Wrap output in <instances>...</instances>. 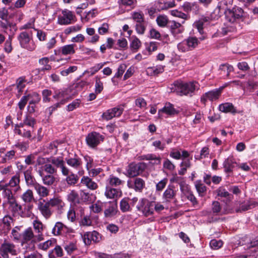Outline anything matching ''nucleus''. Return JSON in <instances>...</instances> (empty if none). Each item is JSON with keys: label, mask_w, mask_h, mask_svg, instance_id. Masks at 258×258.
<instances>
[{"label": "nucleus", "mask_w": 258, "mask_h": 258, "mask_svg": "<svg viewBox=\"0 0 258 258\" xmlns=\"http://www.w3.org/2000/svg\"><path fill=\"white\" fill-rule=\"evenodd\" d=\"M198 88V83L195 82H189L187 83L181 81H175L170 88L171 92H175L180 95L191 96L195 90Z\"/></svg>", "instance_id": "nucleus-1"}, {"label": "nucleus", "mask_w": 258, "mask_h": 258, "mask_svg": "<svg viewBox=\"0 0 258 258\" xmlns=\"http://www.w3.org/2000/svg\"><path fill=\"white\" fill-rule=\"evenodd\" d=\"M205 39L204 37H200L199 39L195 36H189L184 39L177 45V48L179 51L186 52L191 51L197 48L202 41Z\"/></svg>", "instance_id": "nucleus-2"}, {"label": "nucleus", "mask_w": 258, "mask_h": 258, "mask_svg": "<svg viewBox=\"0 0 258 258\" xmlns=\"http://www.w3.org/2000/svg\"><path fill=\"white\" fill-rule=\"evenodd\" d=\"M136 208L138 212L145 217L154 214V202L150 201L146 199H141L138 202Z\"/></svg>", "instance_id": "nucleus-3"}, {"label": "nucleus", "mask_w": 258, "mask_h": 258, "mask_svg": "<svg viewBox=\"0 0 258 258\" xmlns=\"http://www.w3.org/2000/svg\"><path fill=\"white\" fill-rule=\"evenodd\" d=\"M18 39L22 47L30 51H33L35 49L36 45L27 32H21L18 36Z\"/></svg>", "instance_id": "nucleus-4"}, {"label": "nucleus", "mask_w": 258, "mask_h": 258, "mask_svg": "<svg viewBox=\"0 0 258 258\" xmlns=\"http://www.w3.org/2000/svg\"><path fill=\"white\" fill-rule=\"evenodd\" d=\"M146 167V164L143 162L137 164L132 163L127 167L126 176L130 177H134L139 175L144 171Z\"/></svg>", "instance_id": "nucleus-5"}, {"label": "nucleus", "mask_w": 258, "mask_h": 258, "mask_svg": "<svg viewBox=\"0 0 258 258\" xmlns=\"http://www.w3.org/2000/svg\"><path fill=\"white\" fill-rule=\"evenodd\" d=\"M48 162L51 163L57 170L59 168L62 175H68L70 172V170L65 165V161L60 157H51L47 158Z\"/></svg>", "instance_id": "nucleus-6"}, {"label": "nucleus", "mask_w": 258, "mask_h": 258, "mask_svg": "<svg viewBox=\"0 0 258 258\" xmlns=\"http://www.w3.org/2000/svg\"><path fill=\"white\" fill-rule=\"evenodd\" d=\"M0 254L3 258H9V254L15 255L17 254L15 245L7 240H5L0 247Z\"/></svg>", "instance_id": "nucleus-7"}, {"label": "nucleus", "mask_w": 258, "mask_h": 258, "mask_svg": "<svg viewBox=\"0 0 258 258\" xmlns=\"http://www.w3.org/2000/svg\"><path fill=\"white\" fill-rule=\"evenodd\" d=\"M233 0H222L220 1L217 7L214 10V13L218 17H220L223 14L226 16L227 12L231 11Z\"/></svg>", "instance_id": "nucleus-8"}, {"label": "nucleus", "mask_w": 258, "mask_h": 258, "mask_svg": "<svg viewBox=\"0 0 258 258\" xmlns=\"http://www.w3.org/2000/svg\"><path fill=\"white\" fill-rule=\"evenodd\" d=\"M21 244L24 245L25 244L35 243L40 241H38L36 235H34V232L31 227L26 229L22 233L20 237Z\"/></svg>", "instance_id": "nucleus-9"}, {"label": "nucleus", "mask_w": 258, "mask_h": 258, "mask_svg": "<svg viewBox=\"0 0 258 258\" xmlns=\"http://www.w3.org/2000/svg\"><path fill=\"white\" fill-rule=\"evenodd\" d=\"M37 209L46 220L49 219L53 212V211L45 200H39L37 203Z\"/></svg>", "instance_id": "nucleus-10"}, {"label": "nucleus", "mask_w": 258, "mask_h": 258, "mask_svg": "<svg viewBox=\"0 0 258 258\" xmlns=\"http://www.w3.org/2000/svg\"><path fill=\"white\" fill-rule=\"evenodd\" d=\"M104 137L100 134L93 132L88 135L86 141L88 145L91 148L96 147L101 142L103 141Z\"/></svg>", "instance_id": "nucleus-11"}, {"label": "nucleus", "mask_w": 258, "mask_h": 258, "mask_svg": "<svg viewBox=\"0 0 258 258\" xmlns=\"http://www.w3.org/2000/svg\"><path fill=\"white\" fill-rule=\"evenodd\" d=\"M75 18V16L73 13L68 10L62 11L61 15L58 17L57 23L60 25H69L72 23Z\"/></svg>", "instance_id": "nucleus-12"}, {"label": "nucleus", "mask_w": 258, "mask_h": 258, "mask_svg": "<svg viewBox=\"0 0 258 258\" xmlns=\"http://www.w3.org/2000/svg\"><path fill=\"white\" fill-rule=\"evenodd\" d=\"M184 23V21L177 22L174 20L170 21L168 27L171 33L174 36L177 37L179 34H181L184 30L182 24Z\"/></svg>", "instance_id": "nucleus-13"}, {"label": "nucleus", "mask_w": 258, "mask_h": 258, "mask_svg": "<svg viewBox=\"0 0 258 258\" xmlns=\"http://www.w3.org/2000/svg\"><path fill=\"white\" fill-rule=\"evenodd\" d=\"M123 111V108L121 107H114L104 112L102 115V117L103 119L109 120L113 117L120 116Z\"/></svg>", "instance_id": "nucleus-14"}, {"label": "nucleus", "mask_w": 258, "mask_h": 258, "mask_svg": "<svg viewBox=\"0 0 258 258\" xmlns=\"http://www.w3.org/2000/svg\"><path fill=\"white\" fill-rule=\"evenodd\" d=\"M0 190H2L3 198L6 199V202L9 204H15V198L13 196L11 189L8 187V184H0Z\"/></svg>", "instance_id": "nucleus-15"}, {"label": "nucleus", "mask_w": 258, "mask_h": 258, "mask_svg": "<svg viewBox=\"0 0 258 258\" xmlns=\"http://www.w3.org/2000/svg\"><path fill=\"white\" fill-rule=\"evenodd\" d=\"M243 11L241 8L234 7L231 11H228L226 17V19L231 23H233L236 19L243 16Z\"/></svg>", "instance_id": "nucleus-16"}, {"label": "nucleus", "mask_w": 258, "mask_h": 258, "mask_svg": "<svg viewBox=\"0 0 258 258\" xmlns=\"http://www.w3.org/2000/svg\"><path fill=\"white\" fill-rule=\"evenodd\" d=\"M145 185V181L140 177H136L133 180L130 179L127 181L128 187L134 189L136 191H141Z\"/></svg>", "instance_id": "nucleus-17"}, {"label": "nucleus", "mask_w": 258, "mask_h": 258, "mask_svg": "<svg viewBox=\"0 0 258 258\" xmlns=\"http://www.w3.org/2000/svg\"><path fill=\"white\" fill-rule=\"evenodd\" d=\"M222 89H215L205 93L201 97V101L205 104L207 100L213 101L218 99L221 95Z\"/></svg>", "instance_id": "nucleus-18"}, {"label": "nucleus", "mask_w": 258, "mask_h": 258, "mask_svg": "<svg viewBox=\"0 0 258 258\" xmlns=\"http://www.w3.org/2000/svg\"><path fill=\"white\" fill-rule=\"evenodd\" d=\"M14 132L15 134L24 138L29 139L31 137V129L26 128L25 125L21 123L15 124Z\"/></svg>", "instance_id": "nucleus-19"}, {"label": "nucleus", "mask_w": 258, "mask_h": 258, "mask_svg": "<svg viewBox=\"0 0 258 258\" xmlns=\"http://www.w3.org/2000/svg\"><path fill=\"white\" fill-rule=\"evenodd\" d=\"M104 194L107 199H115L121 197L122 192L120 189L113 188L109 185H107Z\"/></svg>", "instance_id": "nucleus-20"}, {"label": "nucleus", "mask_w": 258, "mask_h": 258, "mask_svg": "<svg viewBox=\"0 0 258 258\" xmlns=\"http://www.w3.org/2000/svg\"><path fill=\"white\" fill-rule=\"evenodd\" d=\"M24 175L26 185L29 187H34L37 183L32 174V168L30 167L24 172Z\"/></svg>", "instance_id": "nucleus-21"}, {"label": "nucleus", "mask_w": 258, "mask_h": 258, "mask_svg": "<svg viewBox=\"0 0 258 258\" xmlns=\"http://www.w3.org/2000/svg\"><path fill=\"white\" fill-rule=\"evenodd\" d=\"M37 172L39 176L41 177L42 182L44 185L51 186L55 182L56 178L53 174H45L43 170H41L40 169H39Z\"/></svg>", "instance_id": "nucleus-22"}, {"label": "nucleus", "mask_w": 258, "mask_h": 258, "mask_svg": "<svg viewBox=\"0 0 258 258\" xmlns=\"http://www.w3.org/2000/svg\"><path fill=\"white\" fill-rule=\"evenodd\" d=\"M33 227L35 230L36 237L38 241H42L44 239L43 235L42 234V231L43 230V224L42 223L38 220H35L33 222Z\"/></svg>", "instance_id": "nucleus-23"}, {"label": "nucleus", "mask_w": 258, "mask_h": 258, "mask_svg": "<svg viewBox=\"0 0 258 258\" xmlns=\"http://www.w3.org/2000/svg\"><path fill=\"white\" fill-rule=\"evenodd\" d=\"M176 195V191L173 186H168L163 194L162 198L164 202H170L174 200Z\"/></svg>", "instance_id": "nucleus-24"}, {"label": "nucleus", "mask_w": 258, "mask_h": 258, "mask_svg": "<svg viewBox=\"0 0 258 258\" xmlns=\"http://www.w3.org/2000/svg\"><path fill=\"white\" fill-rule=\"evenodd\" d=\"M209 22L210 18L209 17H203L194 23V27L198 29V32L201 34H203L204 33V27L208 25Z\"/></svg>", "instance_id": "nucleus-25"}, {"label": "nucleus", "mask_w": 258, "mask_h": 258, "mask_svg": "<svg viewBox=\"0 0 258 258\" xmlns=\"http://www.w3.org/2000/svg\"><path fill=\"white\" fill-rule=\"evenodd\" d=\"M65 161L69 166L76 170L79 169L82 164L81 159L77 156L67 158Z\"/></svg>", "instance_id": "nucleus-26"}, {"label": "nucleus", "mask_w": 258, "mask_h": 258, "mask_svg": "<svg viewBox=\"0 0 258 258\" xmlns=\"http://www.w3.org/2000/svg\"><path fill=\"white\" fill-rule=\"evenodd\" d=\"M37 195L41 198L47 197L49 194V189L39 183L35 184L33 187Z\"/></svg>", "instance_id": "nucleus-27"}, {"label": "nucleus", "mask_w": 258, "mask_h": 258, "mask_svg": "<svg viewBox=\"0 0 258 258\" xmlns=\"http://www.w3.org/2000/svg\"><path fill=\"white\" fill-rule=\"evenodd\" d=\"M81 183L91 190H95L98 188L97 183L88 176H83L81 179Z\"/></svg>", "instance_id": "nucleus-28"}, {"label": "nucleus", "mask_w": 258, "mask_h": 258, "mask_svg": "<svg viewBox=\"0 0 258 258\" xmlns=\"http://www.w3.org/2000/svg\"><path fill=\"white\" fill-rule=\"evenodd\" d=\"M164 67L158 65L154 67H148L146 70L147 74L149 76H156L164 72Z\"/></svg>", "instance_id": "nucleus-29"}, {"label": "nucleus", "mask_w": 258, "mask_h": 258, "mask_svg": "<svg viewBox=\"0 0 258 258\" xmlns=\"http://www.w3.org/2000/svg\"><path fill=\"white\" fill-rule=\"evenodd\" d=\"M8 187H15V191H17L18 190L21 189L20 186V175L19 174H16L13 176L10 180L9 183L7 184Z\"/></svg>", "instance_id": "nucleus-30"}, {"label": "nucleus", "mask_w": 258, "mask_h": 258, "mask_svg": "<svg viewBox=\"0 0 258 258\" xmlns=\"http://www.w3.org/2000/svg\"><path fill=\"white\" fill-rule=\"evenodd\" d=\"M161 112H164L168 115H174L177 113V111L173 107V105L170 103H166L164 107L159 110V115H160Z\"/></svg>", "instance_id": "nucleus-31"}, {"label": "nucleus", "mask_w": 258, "mask_h": 258, "mask_svg": "<svg viewBox=\"0 0 258 258\" xmlns=\"http://www.w3.org/2000/svg\"><path fill=\"white\" fill-rule=\"evenodd\" d=\"M235 164H236V162L232 158H228L226 159L223 162L225 172L226 173L232 172Z\"/></svg>", "instance_id": "nucleus-32"}, {"label": "nucleus", "mask_w": 258, "mask_h": 258, "mask_svg": "<svg viewBox=\"0 0 258 258\" xmlns=\"http://www.w3.org/2000/svg\"><path fill=\"white\" fill-rule=\"evenodd\" d=\"M46 202L50 207H57L58 210L61 209L64 206V204L62 200L58 198H54Z\"/></svg>", "instance_id": "nucleus-33"}, {"label": "nucleus", "mask_w": 258, "mask_h": 258, "mask_svg": "<svg viewBox=\"0 0 258 258\" xmlns=\"http://www.w3.org/2000/svg\"><path fill=\"white\" fill-rule=\"evenodd\" d=\"M219 109L220 111L224 113L231 112L234 113L236 112L234 106L230 103H225L220 104Z\"/></svg>", "instance_id": "nucleus-34"}, {"label": "nucleus", "mask_w": 258, "mask_h": 258, "mask_svg": "<svg viewBox=\"0 0 258 258\" xmlns=\"http://www.w3.org/2000/svg\"><path fill=\"white\" fill-rule=\"evenodd\" d=\"M118 4L120 7L130 8L134 9L137 4V0H118Z\"/></svg>", "instance_id": "nucleus-35"}, {"label": "nucleus", "mask_w": 258, "mask_h": 258, "mask_svg": "<svg viewBox=\"0 0 258 258\" xmlns=\"http://www.w3.org/2000/svg\"><path fill=\"white\" fill-rule=\"evenodd\" d=\"M75 46L74 44L63 46L60 48V52L64 55L73 54L75 53Z\"/></svg>", "instance_id": "nucleus-36"}, {"label": "nucleus", "mask_w": 258, "mask_h": 258, "mask_svg": "<svg viewBox=\"0 0 258 258\" xmlns=\"http://www.w3.org/2000/svg\"><path fill=\"white\" fill-rule=\"evenodd\" d=\"M66 176V181L69 185H75L79 180L78 176L70 171L68 175H63Z\"/></svg>", "instance_id": "nucleus-37"}, {"label": "nucleus", "mask_w": 258, "mask_h": 258, "mask_svg": "<svg viewBox=\"0 0 258 258\" xmlns=\"http://www.w3.org/2000/svg\"><path fill=\"white\" fill-rule=\"evenodd\" d=\"M49 59L47 57H44L39 60V63L42 66V67L39 69L40 72H44L45 71H50L51 69V66L48 64Z\"/></svg>", "instance_id": "nucleus-38"}, {"label": "nucleus", "mask_w": 258, "mask_h": 258, "mask_svg": "<svg viewBox=\"0 0 258 258\" xmlns=\"http://www.w3.org/2000/svg\"><path fill=\"white\" fill-rule=\"evenodd\" d=\"M21 199L26 203H30L34 200L33 192L31 189H28L21 196Z\"/></svg>", "instance_id": "nucleus-39"}, {"label": "nucleus", "mask_w": 258, "mask_h": 258, "mask_svg": "<svg viewBox=\"0 0 258 258\" xmlns=\"http://www.w3.org/2000/svg\"><path fill=\"white\" fill-rule=\"evenodd\" d=\"M40 169L43 170V172L44 171L47 174H54L57 173V170L50 162H47V163L44 165L41 169Z\"/></svg>", "instance_id": "nucleus-40"}, {"label": "nucleus", "mask_w": 258, "mask_h": 258, "mask_svg": "<svg viewBox=\"0 0 258 258\" xmlns=\"http://www.w3.org/2000/svg\"><path fill=\"white\" fill-rule=\"evenodd\" d=\"M63 255V250L59 245H56L49 253V258L61 257Z\"/></svg>", "instance_id": "nucleus-41"}, {"label": "nucleus", "mask_w": 258, "mask_h": 258, "mask_svg": "<svg viewBox=\"0 0 258 258\" xmlns=\"http://www.w3.org/2000/svg\"><path fill=\"white\" fill-rule=\"evenodd\" d=\"M65 226L60 222H57L51 230V234L53 236H58L61 234Z\"/></svg>", "instance_id": "nucleus-42"}, {"label": "nucleus", "mask_w": 258, "mask_h": 258, "mask_svg": "<svg viewBox=\"0 0 258 258\" xmlns=\"http://www.w3.org/2000/svg\"><path fill=\"white\" fill-rule=\"evenodd\" d=\"M219 70L221 71V74L228 77L230 73L233 71V68L228 63H224L220 66Z\"/></svg>", "instance_id": "nucleus-43"}, {"label": "nucleus", "mask_w": 258, "mask_h": 258, "mask_svg": "<svg viewBox=\"0 0 258 258\" xmlns=\"http://www.w3.org/2000/svg\"><path fill=\"white\" fill-rule=\"evenodd\" d=\"M255 203L251 201L245 202L240 205L239 208L236 211L237 212L245 211L255 207Z\"/></svg>", "instance_id": "nucleus-44"}, {"label": "nucleus", "mask_w": 258, "mask_h": 258, "mask_svg": "<svg viewBox=\"0 0 258 258\" xmlns=\"http://www.w3.org/2000/svg\"><path fill=\"white\" fill-rule=\"evenodd\" d=\"M169 21L167 17L164 15H160L156 18V22L160 27H166L167 24H169Z\"/></svg>", "instance_id": "nucleus-45"}, {"label": "nucleus", "mask_w": 258, "mask_h": 258, "mask_svg": "<svg viewBox=\"0 0 258 258\" xmlns=\"http://www.w3.org/2000/svg\"><path fill=\"white\" fill-rule=\"evenodd\" d=\"M131 18L136 24L145 21L144 14L142 12H133L131 14Z\"/></svg>", "instance_id": "nucleus-46"}, {"label": "nucleus", "mask_w": 258, "mask_h": 258, "mask_svg": "<svg viewBox=\"0 0 258 258\" xmlns=\"http://www.w3.org/2000/svg\"><path fill=\"white\" fill-rule=\"evenodd\" d=\"M147 25L148 22L146 21L136 24L135 29L137 33L140 35H143L145 33Z\"/></svg>", "instance_id": "nucleus-47"}, {"label": "nucleus", "mask_w": 258, "mask_h": 258, "mask_svg": "<svg viewBox=\"0 0 258 258\" xmlns=\"http://www.w3.org/2000/svg\"><path fill=\"white\" fill-rule=\"evenodd\" d=\"M107 181L110 186H117L124 182L123 180L113 175H110Z\"/></svg>", "instance_id": "nucleus-48"}, {"label": "nucleus", "mask_w": 258, "mask_h": 258, "mask_svg": "<svg viewBox=\"0 0 258 258\" xmlns=\"http://www.w3.org/2000/svg\"><path fill=\"white\" fill-rule=\"evenodd\" d=\"M21 123L23 124L25 126H28L30 128L32 129L36 124V120L31 116L27 115L25 116L23 122Z\"/></svg>", "instance_id": "nucleus-49"}, {"label": "nucleus", "mask_w": 258, "mask_h": 258, "mask_svg": "<svg viewBox=\"0 0 258 258\" xmlns=\"http://www.w3.org/2000/svg\"><path fill=\"white\" fill-rule=\"evenodd\" d=\"M120 208L123 212L131 211L132 208L129 204L128 198H124L120 202Z\"/></svg>", "instance_id": "nucleus-50"}, {"label": "nucleus", "mask_w": 258, "mask_h": 258, "mask_svg": "<svg viewBox=\"0 0 258 258\" xmlns=\"http://www.w3.org/2000/svg\"><path fill=\"white\" fill-rule=\"evenodd\" d=\"M68 200L74 204L79 202V195L75 190H71L67 195Z\"/></svg>", "instance_id": "nucleus-51"}, {"label": "nucleus", "mask_w": 258, "mask_h": 258, "mask_svg": "<svg viewBox=\"0 0 258 258\" xmlns=\"http://www.w3.org/2000/svg\"><path fill=\"white\" fill-rule=\"evenodd\" d=\"M195 186L199 195L203 196V194L207 190L206 186L202 182L201 180H197L195 182Z\"/></svg>", "instance_id": "nucleus-52"}, {"label": "nucleus", "mask_w": 258, "mask_h": 258, "mask_svg": "<svg viewBox=\"0 0 258 258\" xmlns=\"http://www.w3.org/2000/svg\"><path fill=\"white\" fill-rule=\"evenodd\" d=\"M4 227L10 230L11 228V224L13 222V219L10 216H5L2 220Z\"/></svg>", "instance_id": "nucleus-53"}, {"label": "nucleus", "mask_w": 258, "mask_h": 258, "mask_svg": "<svg viewBox=\"0 0 258 258\" xmlns=\"http://www.w3.org/2000/svg\"><path fill=\"white\" fill-rule=\"evenodd\" d=\"M55 242L54 239L48 240L44 242L41 243L38 245V248L39 249L46 250L48 249L50 247L52 246Z\"/></svg>", "instance_id": "nucleus-54"}, {"label": "nucleus", "mask_w": 258, "mask_h": 258, "mask_svg": "<svg viewBox=\"0 0 258 258\" xmlns=\"http://www.w3.org/2000/svg\"><path fill=\"white\" fill-rule=\"evenodd\" d=\"M22 226H17L15 227L12 230V235L15 240H19L20 239L21 234L20 232L21 230Z\"/></svg>", "instance_id": "nucleus-55"}, {"label": "nucleus", "mask_w": 258, "mask_h": 258, "mask_svg": "<svg viewBox=\"0 0 258 258\" xmlns=\"http://www.w3.org/2000/svg\"><path fill=\"white\" fill-rule=\"evenodd\" d=\"M141 46V42L136 36L132 37L131 47L135 50H138Z\"/></svg>", "instance_id": "nucleus-56"}, {"label": "nucleus", "mask_w": 258, "mask_h": 258, "mask_svg": "<svg viewBox=\"0 0 258 258\" xmlns=\"http://www.w3.org/2000/svg\"><path fill=\"white\" fill-rule=\"evenodd\" d=\"M26 82V80L25 77H21L17 79L16 85L19 92L22 91V90L25 87Z\"/></svg>", "instance_id": "nucleus-57"}, {"label": "nucleus", "mask_w": 258, "mask_h": 258, "mask_svg": "<svg viewBox=\"0 0 258 258\" xmlns=\"http://www.w3.org/2000/svg\"><path fill=\"white\" fill-rule=\"evenodd\" d=\"M116 213V206H109L104 211V215L106 217H110L115 215Z\"/></svg>", "instance_id": "nucleus-58"}, {"label": "nucleus", "mask_w": 258, "mask_h": 258, "mask_svg": "<svg viewBox=\"0 0 258 258\" xmlns=\"http://www.w3.org/2000/svg\"><path fill=\"white\" fill-rule=\"evenodd\" d=\"M223 242L221 240L212 239L210 242L211 247L214 249H217L221 247Z\"/></svg>", "instance_id": "nucleus-59"}, {"label": "nucleus", "mask_w": 258, "mask_h": 258, "mask_svg": "<svg viewBox=\"0 0 258 258\" xmlns=\"http://www.w3.org/2000/svg\"><path fill=\"white\" fill-rule=\"evenodd\" d=\"M92 231L86 232L83 236V241L86 245H89L92 241Z\"/></svg>", "instance_id": "nucleus-60"}, {"label": "nucleus", "mask_w": 258, "mask_h": 258, "mask_svg": "<svg viewBox=\"0 0 258 258\" xmlns=\"http://www.w3.org/2000/svg\"><path fill=\"white\" fill-rule=\"evenodd\" d=\"M158 5L159 8L161 10H167L169 8H173L175 6V3L174 2H166L162 5V3L159 1Z\"/></svg>", "instance_id": "nucleus-61"}, {"label": "nucleus", "mask_w": 258, "mask_h": 258, "mask_svg": "<svg viewBox=\"0 0 258 258\" xmlns=\"http://www.w3.org/2000/svg\"><path fill=\"white\" fill-rule=\"evenodd\" d=\"M103 89V86L102 82L101 81L100 78L96 77L95 81V93L97 94L100 93L102 91Z\"/></svg>", "instance_id": "nucleus-62"}, {"label": "nucleus", "mask_w": 258, "mask_h": 258, "mask_svg": "<svg viewBox=\"0 0 258 258\" xmlns=\"http://www.w3.org/2000/svg\"><path fill=\"white\" fill-rule=\"evenodd\" d=\"M81 103L80 99H77L73 101L71 103L69 104L67 106V110L69 111L74 110L75 109L79 107Z\"/></svg>", "instance_id": "nucleus-63"}, {"label": "nucleus", "mask_w": 258, "mask_h": 258, "mask_svg": "<svg viewBox=\"0 0 258 258\" xmlns=\"http://www.w3.org/2000/svg\"><path fill=\"white\" fill-rule=\"evenodd\" d=\"M52 94L51 90L48 89H44L42 92L43 101L44 102H50V98L49 97Z\"/></svg>", "instance_id": "nucleus-64"}]
</instances>
